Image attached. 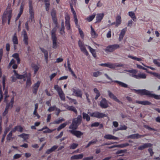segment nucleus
Instances as JSON below:
<instances>
[{
    "label": "nucleus",
    "mask_w": 160,
    "mask_h": 160,
    "mask_svg": "<svg viewBox=\"0 0 160 160\" xmlns=\"http://www.w3.org/2000/svg\"><path fill=\"white\" fill-rule=\"evenodd\" d=\"M17 78L19 79H23L24 81H25L26 78L27 80L26 81V87H30L32 84V82L31 79V74L30 72H24V74L23 75H19L17 73L16 71H13Z\"/></svg>",
    "instance_id": "nucleus-1"
},
{
    "label": "nucleus",
    "mask_w": 160,
    "mask_h": 160,
    "mask_svg": "<svg viewBox=\"0 0 160 160\" xmlns=\"http://www.w3.org/2000/svg\"><path fill=\"white\" fill-rule=\"evenodd\" d=\"M136 91L141 95H146L150 97L154 98L157 100H160V95L152 93V92L146 89L136 90Z\"/></svg>",
    "instance_id": "nucleus-2"
},
{
    "label": "nucleus",
    "mask_w": 160,
    "mask_h": 160,
    "mask_svg": "<svg viewBox=\"0 0 160 160\" xmlns=\"http://www.w3.org/2000/svg\"><path fill=\"white\" fill-rule=\"evenodd\" d=\"M82 121L81 115H78L77 118L73 119L72 123L70 125L69 128L73 130H76L78 126L81 124Z\"/></svg>",
    "instance_id": "nucleus-3"
},
{
    "label": "nucleus",
    "mask_w": 160,
    "mask_h": 160,
    "mask_svg": "<svg viewBox=\"0 0 160 160\" xmlns=\"http://www.w3.org/2000/svg\"><path fill=\"white\" fill-rule=\"evenodd\" d=\"M12 17V10H9L5 11L2 16V23L4 24L8 21V24L10 23L11 18Z\"/></svg>",
    "instance_id": "nucleus-4"
},
{
    "label": "nucleus",
    "mask_w": 160,
    "mask_h": 160,
    "mask_svg": "<svg viewBox=\"0 0 160 160\" xmlns=\"http://www.w3.org/2000/svg\"><path fill=\"white\" fill-rule=\"evenodd\" d=\"M129 72V75L137 79L145 78L146 75L143 73H139L137 74V72L136 71H127Z\"/></svg>",
    "instance_id": "nucleus-5"
},
{
    "label": "nucleus",
    "mask_w": 160,
    "mask_h": 160,
    "mask_svg": "<svg viewBox=\"0 0 160 160\" xmlns=\"http://www.w3.org/2000/svg\"><path fill=\"white\" fill-rule=\"evenodd\" d=\"M14 100L13 97L11 98L10 102L9 103H7L6 104V107L5 110L3 113V115L5 116L8 112V110L9 108H12L13 106V104Z\"/></svg>",
    "instance_id": "nucleus-6"
},
{
    "label": "nucleus",
    "mask_w": 160,
    "mask_h": 160,
    "mask_svg": "<svg viewBox=\"0 0 160 160\" xmlns=\"http://www.w3.org/2000/svg\"><path fill=\"white\" fill-rule=\"evenodd\" d=\"M72 91L73 92V95L78 97L82 98V93L81 89L76 87L72 88Z\"/></svg>",
    "instance_id": "nucleus-7"
},
{
    "label": "nucleus",
    "mask_w": 160,
    "mask_h": 160,
    "mask_svg": "<svg viewBox=\"0 0 160 160\" xmlns=\"http://www.w3.org/2000/svg\"><path fill=\"white\" fill-rule=\"evenodd\" d=\"M90 116L92 117H95L98 118H101L106 117V115L99 112H95L89 114Z\"/></svg>",
    "instance_id": "nucleus-8"
},
{
    "label": "nucleus",
    "mask_w": 160,
    "mask_h": 160,
    "mask_svg": "<svg viewBox=\"0 0 160 160\" xmlns=\"http://www.w3.org/2000/svg\"><path fill=\"white\" fill-rule=\"evenodd\" d=\"M29 12L30 15L29 19H30L31 22H34V11L33 6L32 5H29Z\"/></svg>",
    "instance_id": "nucleus-9"
},
{
    "label": "nucleus",
    "mask_w": 160,
    "mask_h": 160,
    "mask_svg": "<svg viewBox=\"0 0 160 160\" xmlns=\"http://www.w3.org/2000/svg\"><path fill=\"white\" fill-rule=\"evenodd\" d=\"M69 132L74 136H75L77 138H80L83 135V133L80 131L76 130H69Z\"/></svg>",
    "instance_id": "nucleus-10"
},
{
    "label": "nucleus",
    "mask_w": 160,
    "mask_h": 160,
    "mask_svg": "<svg viewBox=\"0 0 160 160\" xmlns=\"http://www.w3.org/2000/svg\"><path fill=\"white\" fill-rule=\"evenodd\" d=\"M99 105L102 108H106L109 107L108 101L104 98H102Z\"/></svg>",
    "instance_id": "nucleus-11"
},
{
    "label": "nucleus",
    "mask_w": 160,
    "mask_h": 160,
    "mask_svg": "<svg viewBox=\"0 0 160 160\" xmlns=\"http://www.w3.org/2000/svg\"><path fill=\"white\" fill-rule=\"evenodd\" d=\"M108 96L110 98L115 101L116 102H118L119 103L122 104V102L120 101L117 98V97L110 91H108Z\"/></svg>",
    "instance_id": "nucleus-12"
},
{
    "label": "nucleus",
    "mask_w": 160,
    "mask_h": 160,
    "mask_svg": "<svg viewBox=\"0 0 160 160\" xmlns=\"http://www.w3.org/2000/svg\"><path fill=\"white\" fill-rule=\"evenodd\" d=\"M65 27L66 29L68 30L71 29V25L70 24V17L69 15H66L65 17Z\"/></svg>",
    "instance_id": "nucleus-13"
},
{
    "label": "nucleus",
    "mask_w": 160,
    "mask_h": 160,
    "mask_svg": "<svg viewBox=\"0 0 160 160\" xmlns=\"http://www.w3.org/2000/svg\"><path fill=\"white\" fill-rule=\"evenodd\" d=\"M41 82L40 81H38L37 82L34 84L33 86L32 91L34 94L36 95L37 92L39 87L40 86Z\"/></svg>",
    "instance_id": "nucleus-14"
},
{
    "label": "nucleus",
    "mask_w": 160,
    "mask_h": 160,
    "mask_svg": "<svg viewBox=\"0 0 160 160\" xmlns=\"http://www.w3.org/2000/svg\"><path fill=\"white\" fill-rule=\"evenodd\" d=\"M145 136V135H141L138 133L132 134L127 137L128 138H131L132 139H138L141 137H143Z\"/></svg>",
    "instance_id": "nucleus-15"
},
{
    "label": "nucleus",
    "mask_w": 160,
    "mask_h": 160,
    "mask_svg": "<svg viewBox=\"0 0 160 160\" xmlns=\"http://www.w3.org/2000/svg\"><path fill=\"white\" fill-rule=\"evenodd\" d=\"M104 16V14L103 13H98L96 15V23H99L101 22Z\"/></svg>",
    "instance_id": "nucleus-16"
},
{
    "label": "nucleus",
    "mask_w": 160,
    "mask_h": 160,
    "mask_svg": "<svg viewBox=\"0 0 160 160\" xmlns=\"http://www.w3.org/2000/svg\"><path fill=\"white\" fill-rule=\"evenodd\" d=\"M123 66V65L122 63H108V68L111 69H114L116 67H120Z\"/></svg>",
    "instance_id": "nucleus-17"
},
{
    "label": "nucleus",
    "mask_w": 160,
    "mask_h": 160,
    "mask_svg": "<svg viewBox=\"0 0 160 160\" xmlns=\"http://www.w3.org/2000/svg\"><path fill=\"white\" fill-rule=\"evenodd\" d=\"M39 48L41 51L44 53L45 57V60L46 62L47 63L48 58V51L44 49V48L41 47H40Z\"/></svg>",
    "instance_id": "nucleus-18"
},
{
    "label": "nucleus",
    "mask_w": 160,
    "mask_h": 160,
    "mask_svg": "<svg viewBox=\"0 0 160 160\" xmlns=\"http://www.w3.org/2000/svg\"><path fill=\"white\" fill-rule=\"evenodd\" d=\"M56 13V10L54 8L52 9L51 11V15L52 16V21H54L55 22H56V20H57Z\"/></svg>",
    "instance_id": "nucleus-19"
},
{
    "label": "nucleus",
    "mask_w": 160,
    "mask_h": 160,
    "mask_svg": "<svg viewBox=\"0 0 160 160\" xmlns=\"http://www.w3.org/2000/svg\"><path fill=\"white\" fill-rule=\"evenodd\" d=\"M23 41L26 45H28V38L27 33L25 31H24L23 34Z\"/></svg>",
    "instance_id": "nucleus-20"
},
{
    "label": "nucleus",
    "mask_w": 160,
    "mask_h": 160,
    "mask_svg": "<svg viewBox=\"0 0 160 160\" xmlns=\"http://www.w3.org/2000/svg\"><path fill=\"white\" fill-rule=\"evenodd\" d=\"M127 28H125L121 30L119 35V39L121 41L123 38L125 34L127 31Z\"/></svg>",
    "instance_id": "nucleus-21"
},
{
    "label": "nucleus",
    "mask_w": 160,
    "mask_h": 160,
    "mask_svg": "<svg viewBox=\"0 0 160 160\" xmlns=\"http://www.w3.org/2000/svg\"><path fill=\"white\" fill-rule=\"evenodd\" d=\"M104 138L108 140H118V137H116L113 135L111 134H106L104 136Z\"/></svg>",
    "instance_id": "nucleus-22"
},
{
    "label": "nucleus",
    "mask_w": 160,
    "mask_h": 160,
    "mask_svg": "<svg viewBox=\"0 0 160 160\" xmlns=\"http://www.w3.org/2000/svg\"><path fill=\"white\" fill-rule=\"evenodd\" d=\"M12 41L13 42V44H14V49H16V45H15L18 44V40L17 38V37L16 35V33H14L13 35L12 38Z\"/></svg>",
    "instance_id": "nucleus-23"
},
{
    "label": "nucleus",
    "mask_w": 160,
    "mask_h": 160,
    "mask_svg": "<svg viewBox=\"0 0 160 160\" xmlns=\"http://www.w3.org/2000/svg\"><path fill=\"white\" fill-rule=\"evenodd\" d=\"M151 146L152 144L150 143H145L139 147L138 149L139 150H142L145 148L150 147Z\"/></svg>",
    "instance_id": "nucleus-24"
},
{
    "label": "nucleus",
    "mask_w": 160,
    "mask_h": 160,
    "mask_svg": "<svg viewBox=\"0 0 160 160\" xmlns=\"http://www.w3.org/2000/svg\"><path fill=\"white\" fill-rule=\"evenodd\" d=\"M52 48L54 49H56L59 46L58 43H59V42H57V38H52Z\"/></svg>",
    "instance_id": "nucleus-25"
},
{
    "label": "nucleus",
    "mask_w": 160,
    "mask_h": 160,
    "mask_svg": "<svg viewBox=\"0 0 160 160\" xmlns=\"http://www.w3.org/2000/svg\"><path fill=\"white\" fill-rule=\"evenodd\" d=\"M136 103L141 104L143 105H150L151 104V103L147 100L143 101H139L137 100L136 101Z\"/></svg>",
    "instance_id": "nucleus-26"
},
{
    "label": "nucleus",
    "mask_w": 160,
    "mask_h": 160,
    "mask_svg": "<svg viewBox=\"0 0 160 160\" xmlns=\"http://www.w3.org/2000/svg\"><path fill=\"white\" fill-rule=\"evenodd\" d=\"M66 108L68 110L74 112L76 114H77V111L75 108L73 106H69L67 105L65 106Z\"/></svg>",
    "instance_id": "nucleus-27"
},
{
    "label": "nucleus",
    "mask_w": 160,
    "mask_h": 160,
    "mask_svg": "<svg viewBox=\"0 0 160 160\" xmlns=\"http://www.w3.org/2000/svg\"><path fill=\"white\" fill-rule=\"evenodd\" d=\"M15 60L13 59H12L10 62L9 64V65L8 67H11L12 65L13 64L12 66V68L14 69H16L17 68V65L16 64H15Z\"/></svg>",
    "instance_id": "nucleus-28"
},
{
    "label": "nucleus",
    "mask_w": 160,
    "mask_h": 160,
    "mask_svg": "<svg viewBox=\"0 0 160 160\" xmlns=\"http://www.w3.org/2000/svg\"><path fill=\"white\" fill-rule=\"evenodd\" d=\"M121 18L120 16L118 15L117 16L116 19V27H118L121 23Z\"/></svg>",
    "instance_id": "nucleus-29"
},
{
    "label": "nucleus",
    "mask_w": 160,
    "mask_h": 160,
    "mask_svg": "<svg viewBox=\"0 0 160 160\" xmlns=\"http://www.w3.org/2000/svg\"><path fill=\"white\" fill-rule=\"evenodd\" d=\"M83 155L82 154L77 155H74L71 157V159L72 160L81 159L83 158Z\"/></svg>",
    "instance_id": "nucleus-30"
},
{
    "label": "nucleus",
    "mask_w": 160,
    "mask_h": 160,
    "mask_svg": "<svg viewBox=\"0 0 160 160\" xmlns=\"http://www.w3.org/2000/svg\"><path fill=\"white\" fill-rule=\"evenodd\" d=\"M86 46H87L89 49L90 52L92 54V56L95 58L96 57V52L95 50L92 48L90 46L86 45Z\"/></svg>",
    "instance_id": "nucleus-31"
},
{
    "label": "nucleus",
    "mask_w": 160,
    "mask_h": 160,
    "mask_svg": "<svg viewBox=\"0 0 160 160\" xmlns=\"http://www.w3.org/2000/svg\"><path fill=\"white\" fill-rule=\"evenodd\" d=\"M23 10V6L22 5H21L20 6V11L19 13L18 14V15L16 17V20H18L22 14Z\"/></svg>",
    "instance_id": "nucleus-32"
},
{
    "label": "nucleus",
    "mask_w": 160,
    "mask_h": 160,
    "mask_svg": "<svg viewBox=\"0 0 160 160\" xmlns=\"http://www.w3.org/2000/svg\"><path fill=\"white\" fill-rule=\"evenodd\" d=\"M12 57L16 59L17 61V63L19 64L20 62V60L19 58L18 54L15 53L12 55Z\"/></svg>",
    "instance_id": "nucleus-33"
},
{
    "label": "nucleus",
    "mask_w": 160,
    "mask_h": 160,
    "mask_svg": "<svg viewBox=\"0 0 160 160\" xmlns=\"http://www.w3.org/2000/svg\"><path fill=\"white\" fill-rule=\"evenodd\" d=\"M81 51L83 52L86 56H88L89 55L88 53L87 50L85 45L79 47Z\"/></svg>",
    "instance_id": "nucleus-34"
},
{
    "label": "nucleus",
    "mask_w": 160,
    "mask_h": 160,
    "mask_svg": "<svg viewBox=\"0 0 160 160\" xmlns=\"http://www.w3.org/2000/svg\"><path fill=\"white\" fill-rule=\"evenodd\" d=\"M83 118L86 119L87 122H88L90 120V118L88 114L85 112H83L82 113Z\"/></svg>",
    "instance_id": "nucleus-35"
},
{
    "label": "nucleus",
    "mask_w": 160,
    "mask_h": 160,
    "mask_svg": "<svg viewBox=\"0 0 160 160\" xmlns=\"http://www.w3.org/2000/svg\"><path fill=\"white\" fill-rule=\"evenodd\" d=\"M128 15L131 17L134 21H136V18L134 12L132 11L129 12H128Z\"/></svg>",
    "instance_id": "nucleus-36"
},
{
    "label": "nucleus",
    "mask_w": 160,
    "mask_h": 160,
    "mask_svg": "<svg viewBox=\"0 0 160 160\" xmlns=\"http://www.w3.org/2000/svg\"><path fill=\"white\" fill-rule=\"evenodd\" d=\"M57 31V28L54 27L51 31L52 38H57L56 36V32Z\"/></svg>",
    "instance_id": "nucleus-37"
},
{
    "label": "nucleus",
    "mask_w": 160,
    "mask_h": 160,
    "mask_svg": "<svg viewBox=\"0 0 160 160\" xmlns=\"http://www.w3.org/2000/svg\"><path fill=\"white\" fill-rule=\"evenodd\" d=\"M58 93L61 100L62 101H65V94L64 93L63 91H62L60 92H58Z\"/></svg>",
    "instance_id": "nucleus-38"
},
{
    "label": "nucleus",
    "mask_w": 160,
    "mask_h": 160,
    "mask_svg": "<svg viewBox=\"0 0 160 160\" xmlns=\"http://www.w3.org/2000/svg\"><path fill=\"white\" fill-rule=\"evenodd\" d=\"M105 51L106 52H112L114 50L111 45L108 46L106 48Z\"/></svg>",
    "instance_id": "nucleus-39"
},
{
    "label": "nucleus",
    "mask_w": 160,
    "mask_h": 160,
    "mask_svg": "<svg viewBox=\"0 0 160 160\" xmlns=\"http://www.w3.org/2000/svg\"><path fill=\"white\" fill-rule=\"evenodd\" d=\"M96 16L95 13H93V14L91 15L88 17L87 18V20L89 22H90L92 21L93 19L95 18Z\"/></svg>",
    "instance_id": "nucleus-40"
},
{
    "label": "nucleus",
    "mask_w": 160,
    "mask_h": 160,
    "mask_svg": "<svg viewBox=\"0 0 160 160\" xmlns=\"http://www.w3.org/2000/svg\"><path fill=\"white\" fill-rule=\"evenodd\" d=\"M114 82H115L117 83L119 85H120V86H122L123 87H124V88H127L128 87V85L123 82H122L120 81H117V80L115 81H114Z\"/></svg>",
    "instance_id": "nucleus-41"
},
{
    "label": "nucleus",
    "mask_w": 160,
    "mask_h": 160,
    "mask_svg": "<svg viewBox=\"0 0 160 160\" xmlns=\"http://www.w3.org/2000/svg\"><path fill=\"white\" fill-rule=\"evenodd\" d=\"M68 124V123L67 122H65L64 123L61 124L57 128V130L58 131H59L60 130L65 127Z\"/></svg>",
    "instance_id": "nucleus-42"
},
{
    "label": "nucleus",
    "mask_w": 160,
    "mask_h": 160,
    "mask_svg": "<svg viewBox=\"0 0 160 160\" xmlns=\"http://www.w3.org/2000/svg\"><path fill=\"white\" fill-rule=\"evenodd\" d=\"M31 66L32 68L34 70H38L39 68L38 65V64H35L33 63H32L31 64Z\"/></svg>",
    "instance_id": "nucleus-43"
},
{
    "label": "nucleus",
    "mask_w": 160,
    "mask_h": 160,
    "mask_svg": "<svg viewBox=\"0 0 160 160\" xmlns=\"http://www.w3.org/2000/svg\"><path fill=\"white\" fill-rule=\"evenodd\" d=\"M128 57L129 58L138 61H141L142 60V59L141 58H137L136 57L132 56V55H129Z\"/></svg>",
    "instance_id": "nucleus-44"
},
{
    "label": "nucleus",
    "mask_w": 160,
    "mask_h": 160,
    "mask_svg": "<svg viewBox=\"0 0 160 160\" xmlns=\"http://www.w3.org/2000/svg\"><path fill=\"white\" fill-rule=\"evenodd\" d=\"M127 128V127L125 125H121L120 126V127L118 128V129L117 131L118 130H126Z\"/></svg>",
    "instance_id": "nucleus-45"
},
{
    "label": "nucleus",
    "mask_w": 160,
    "mask_h": 160,
    "mask_svg": "<svg viewBox=\"0 0 160 160\" xmlns=\"http://www.w3.org/2000/svg\"><path fill=\"white\" fill-rule=\"evenodd\" d=\"M148 73H150L154 76L157 77L158 78L160 79V74L155 72H152L150 71L148 72Z\"/></svg>",
    "instance_id": "nucleus-46"
},
{
    "label": "nucleus",
    "mask_w": 160,
    "mask_h": 160,
    "mask_svg": "<svg viewBox=\"0 0 160 160\" xmlns=\"http://www.w3.org/2000/svg\"><path fill=\"white\" fill-rule=\"evenodd\" d=\"M8 91L7 89H5L4 92V95H5V98L4 102H7V98L9 97V96L8 95Z\"/></svg>",
    "instance_id": "nucleus-47"
},
{
    "label": "nucleus",
    "mask_w": 160,
    "mask_h": 160,
    "mask_svg": "<svg viewBox=\"0 0 160 160\" xmlns=\"http://www.w3.org/2000/svg\"><path fill=\"white\" fill-rule=\"evenodd\" d=\"M129 145V144L127 143H123L120 145H118V148H123L128 146Z\"/></svg>",
    "instance_id": "nucleus-48"
},
{
    "label": "nucleus",
    "mask_w": 160,
    "mask_h": 160,
    "mask_svg": "<svg viewBox=\"0 0 160 160\" xmlns=\"http://www.w3.org/2000/svg\"><path fill=\"white\" fill-rule=\"evenodd\" d=\"M78 146V144L73 143L70 145V148L71 149H75Z\"/></svg>",
    "instance_id": "nucleus-49"
},
{
    "label": "nucleus",
    "mask_w": 160,
    "mask_h": 160,
    "mask_svg": "<svg viewBox=\"0 0 160 160\" xmlns=\"http://www.w3.org/2000/svg\"><path fill=\"white\" fill-rule=\"evenodd\" d=\"M57 108L56 107V106L55 105H54L52 107H49L48 109V111L49 112H51L54 111V110H56Z\"/></svg>",
    "instance_id": "nucleus-50"
},
{
    "label": "nucleus",
    "mask_w": 160,
    "mask_h": 160,
    "mask_svg": "<svg viewBox=\"0 0 160 160\" xmlns=\"http://www.w3.org/2000/svg\"><path fill=\"white\" fill-rule=\"evenodd\" d=\"M54 88L55 90H56L57 91L58 93L59 92H60L62 91L61 88H59L58 86L57 85H55L54 86Z\"/></svg>",
    "instance_id": "nucleus-51"
},
{
    "label": "nucleus",
    "mask_w": 160,
    "mask_h": 160,
    "mask_svg": "<svg viewBox=\"0 0 160 160\" xmlns=\"http://www.w3.org/2000/svg\"><path fill=\"white\" fill-rule=\"evenodd\" d=\"M30 21H31L30 19H29V20H28L25 23V28H26V29H27V30L28 31H29V27L28 26V24H29V22ZM30 22H31V21H30ZM32 22L33 23V22ZM34 22H33L34 23Z\"/></svg>",
    "instance_id": "nucleus-52"
},
{
    "label": "nucleus",
    "mask_w": 160,
    "mask_h": 160,
    "mask_svg": "<svg viewBox=\"0 0 160 160\" xmlns=\"http://www.w3.org/2000/svg\"><path fill=\"white\" fill-rule=\"evenodd\" d=\"M78 28L79 32V33L80 35L81 38L82 39H83L84 37V35L83 31L79 27H78Z\"/></svg>",
    "instance_id": "nucleus-53"
},
{
    "label": "nucleus",
    "mask_w": 160,
    "mask_h": 160,
    "mask_svg": "<svg viewBox=\"0 0 160 160\" xmlns=\"http://www.w3.org/2000/svg\"><path fill=\"white\" fill-rule=\"evenodd\" d=\"M144 127L146 128L147 129L150 130V131H156V130L153 128H151L149 126L147 125H144Z\"/></svg>",
    "instance_id": "nucleus-54"
},
{
    "label": "nucleus",
    "mask_w": 160,
    "mask_h": 160,
    "mask_svg": "<svg viewBox=\"0 0 160 160\" xmlns=\"http://www.w3.org/2000/svg\"><path fill=\"white\" fill-rule=\"evenodd\" d=\"M45 4L46 10L47 12H48L49 9V7L50 5V3L46 2L45 3Z\"/></svg>",
    "instance_id": "nucleus-55"
},
{
    "label": "nucleus",
    "mask_w": 160,
    "mask_h": 160,
    "mask_svg": "<svg viewBox=\"0 0 160 160\" xmlns=\"http://www.w3.org/2000/svg\"><path fill=\"white\" fill-rule=\"evenodd\" d=\"M126 151L127 150L126 149L119 150L116 152V154H118L121 153H125Z\"/></svg>",
    "instance_id": "nucleus-56"
},
{
    "label": "nucleus",
    "mask_w": 160,
    "mask_h": 160,
    "mask_svg": "<svg viewBox=\"0 0 160 160\" xmlns=\"http://www.w3.org/2000/svg\"><path fill=\"white\" fill-rule=\"evenodd\" d=\"M111 46L112 47V48L114 51L115 50L118 48L120 46L118 44H114L113 45H111Z\"/></svg>",
    "instance_id": "nucleus-57"
},
{
    "label": "nucleus",
    "mask_w": 160,
    "mask_h": 160,
    "mask_svg": "<svg viewBox=\"0 0 160 160\" xmlns=\"http://www.w3.org/2000/svg\"><path fill=\"white\" fill-rule=\"evenodd\" d=\"M8 132V130H6L4 131V134L3 135V136L2 138V140H1V142H3V141L5 138Z\"/></svg>",
    "instance_id": "nucleus-58"
},
{
    "label": "nucleus",
    "mask_w": 160,
    "mask_h": 160,
    "mask_svg": "<svg viewBox=\"0 0 160 160\" xmlns=\"http://www.w3.org/2000/svg\"><path fill=\"white\" fill-rule=\"evenodd\" d=\"M91 34L92 35V36H94V37H95V36L96 35V33L95 32V31L94 30V29L92 28V26H91Z\"/></svg>",
    "instance_id": "nucleus-59"
},
{
    "label": "nucleus",
    "mask_w": 160,
    "mask_h": 160,
    "mask_svg": "<svg viewBox=\"0 0 160 160\" xmlns=\"http://www.w3.org/2000/svg\"><path fill=\"white\" fill-rule=\"evenodd\" d=\"M5 76H3L2 77V86H3V89H5Z\"/></svg>",
    "instance_id": "nucleus-60"
},
{
    "label": "nucleus",
    "mask_w": 160,
    "mask_h": 160,
    "mask_svg": "<svg viewBox=\"0 0 160 160\" xmlns=\"http://www.w3.org/2000/svg\"><path fill=\"white\" fill-rule=\"evenodd\" d=\"M153 63L158 67H160V62L158 61V59H154L153 60Z\"/></svg>",
    "instance_id": "nucleus-61"
},
{
    "label": "nucleus",
    "mask_w": 160,
    "mask_h": 160,
    "mask_svg": "<svg viewBox=\"0 0 160 160\" xmlns=\"http://www.w3.org/2000/svg\"><path fill=\"white\" fill-rule=\"evenodd\" d=\"M85 94L86 96L87 102L88 103H91V101L90 99L89 98V94L88 92H85Z\"/></svg>",
    "instance_id": "nucleus-62"
},
{
    "label": "nucleus",
    "mask_w": 160,
    "mask_h": 160,
    "mask_svg": "<svg viewBox=\"0 0 160 160\" xmlns=\"http://www.w3.org/2000/svg\"><path fill=\"white\" fill-rule=\"evenodd\" d=\"M12 133L11 132H10L9 133L7 137V139L8 140L10 141L12 138Z\"/></svg>",
    "instance_id": "nucleus-63"
},
{
    "label": "nucleus",
    "mask_w": 160,
    "mask_h": 160,
    "mask_svg": "<svg viewBox=\"0 0 160 160\" xmlns=\"http://www.w3.org/2000/svg\"><path fill=\"white\" fill-rule=\"evenodd\" d=\"M64 27H61V28L60 29V33L61 34L63 35V34L64 33Z\"/></svg>",
    "instance_id": "nucleus-64"
}]
</instances>
